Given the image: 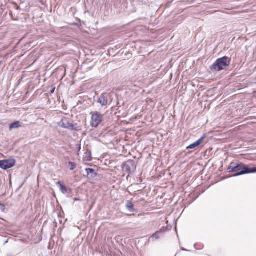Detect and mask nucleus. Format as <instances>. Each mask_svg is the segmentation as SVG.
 Listing matches in <instances>:
<instances>
[{"label":"nucleus","instance_id":"obj_12","mask_svg":"<svg viewBox=\"0 0 256 256\" xmlns=\"http://www.w3.org/2000/svg\"><path fill=\"white\" fill-rule=\"evenodd\" d=\"M20 127H22L20 122L19 121H16V122L10 124L9 128L11 130H12L14 128H18Z\"/></svg>","mask_w":256,"mask_h":256},{"label":"nucleus","instance_id":"obj_15","mask_svg":"<svg viewBox=\"0 0 256 256\" xmlns=\"http://www.w3.org/2000/svg\"><path fill=\"white\" fill-rule=\"evenodd\" d=\"M0 208L2 210H4V206L2 204H0Z\"/></svg>","mask_w":256,"mask_h":256},{"label":"nucleus","instance_id":"obj_2","mask_svg":"<svg viewBox=\"0 0 256 256\" xmlns=\"http://www.w3.org/2000/svg\"><path fill=\"white\" fill-rule=\"evenodd\" d=\"M230 60L226 56L219 58L210 66V69L212 72H220L230 65Z\"/></svg>","mask_w":256,"mask_h":256},{"label":"nucleus","instance_id":"obj_9","mask_svg":"<svg viewBox=\"0 0 256 256\" xmlns=\"http://www.w3.org/2000/svg\"><path fill=\"white\" fill-rule=\"evenodd\" d=\"M86 171L87 173V176L89 178H94L97 176V173L95 170L90 168H86Z\"/></svg>","mask_w":256,"mask_h":256},{"label":"nucleus","instance_id":"obj_8","mask_svg":"<svg viewBox=\"0 0 256 256\" xmlns=\"http://www.w3.org/2000/svg\"><path fill=\"white\" fill-rule=\"evenodd\" d=\"M204 138H205L204 136L201 137L197 141H196L194 143H193V144H190L189 146H188L186 148V149H192V148H194L202 144V142L203 141V140H204Z\"/></svg>","mask_w":256,"mask_h":256},{"label":"nucleus","instance_id":"obj_10","mask_svg":"<svg viewBox=\"0 0 256 256\" xmlns=\"http://www.w3.org/2000/svg\"><path fill=\"white\" fill-rule=\"evenodd\" d=\"M164 228H162V229H161L159 231H158L156 232H155L154 234H153L150 237V239L152 240V241H154L156 240H158L160 238V232H163L164 230Z\"/></svg>","mask_w":256,"mask_h":256},{"label":"nucleus","instance_id":"obj_4","mask_svg":"<svg viewBox=\"0 0 256 256\" xmlns=\"http://www.w3.org/2000/svg\"><path fill=\"white\" fill-rule=\"evenodd\" d=\"M91 114V126L92 128H96L103 119V116L98 112H92Z\"/></svg>","mask_w":256,"mask_h":256},{"label":"nucleus","instance_id":"obj_11","mask_svg":"<svg viewBox=\"0 0 256 256\" xmlns=\"http://www.w3.org/2000/svg\"><path fill=\"white\" fill-rule=\"evenodd\" d=\"M56 184L60 186V190L62 194H65L68 192V188L61 182L59 181Z\"/></svg>","mask_w":256,"mask_h":256},{"label":"nucleus","instance_id":"obj_16","mask_svg":"<svg viewBox=\"0 0 256 256\" xmlns=\"http://www.w3.org/2000/svg\"><path fill=\"white\" fill-rule=\"evenodd\" d=\"M55 89H56L55 87L53 88L50 90V93H51V94H53V93L54 92V91H55Z\"/></svg>","mask_w":256,"mask_h":256},{"label":"nucleus","instance_id":"obj_17","mask_svg":"<svg viewBox=\"0 0 256 256\" xmlns=\"http://www.w3.org/2000/svg\"><path fill=\"white\" fill-rule=\"evenodd\" d=\"M182 250L187 251V250H186V249H184V248H182Z\"/></svg>","mask_w":256,"mask_h":256},{"label":"nucleus","instance_id":"obj_3","mask_svg":"<svg viewBox=\"0 0 256 256\" xmlns=\"http://www.w3.org/2000/svg\"><path fill=\"white\" fill-rule=\"evenodd\" d=\"M58 124L60 127L70 130L78 131L80 130V126L77 124H74L70 123V120L66 118H62Z\"/></svg>","mask_w":256,"mask_h":256},{"label":"nucleus","instance_id":"obj_5","mask_svg":"<svg viewBox=\"0 0 256 256\" xmlns=\"http://www.w3.org/2000/svg\"><path fill=\"white\" fill-rule=\"evenodd\" d=\"M136 166L135 162L132 160H127L122 164V168L130 174L132 172L136 170Z\"/></svg>","mask_w":256,"mask_h":256},{"label":"nucleus","instance_id":"obj_7","mask_svg":"<svg viewBox=\"0 0 256 256\" xmlns=\"http://www.w3.org/2000/svg\"><path fill=\"white\" fill-rule=\"evenodd\" d=\"M109 97L110 96L108 94H103L100 96L98 102L102 106L106 107Z\"/></svg>","mask_w":256,"mask_h":256},{"label":"nucleus","instance_id":"obj_13","mask_svg":"<svg viewBox=\"0 0 256 256\" xmlns=\"http://www.w3.org/2000/svg\"><path fill=\"white\" fill-rule=\"evenodd\" d=\"M126 208L130 212H134L136 211V210L134 208V204L131 202H128L126 203Z\"/></svg>","mask_w":256,"mask_h":256},{"label":"nucleus","instance_id":"obj_14","mask_svg":"<svg viewBox=\"0 0 256 256\" xmlns=\"http://www.w3.org/2000/svg\"><path fill=\"white\" fill-rule=\"evenodd\" d=\"M68 164L70 170H74L76 166V164L75 163L71 162H68Z\"/></svg>","mask_w":256,"mask_h":256},{"label":"nucleus","instance_id":"obj_1","mask_svg":"<svg viewBox=\"0 0 256 256\" xmlns=\"http://www.w3.org/2000/svg\"><path fill=\"white\" fill-rule=\"evenodd\" d=\"M228 172H235L230 177H235L241 175L256 173V168H248L242 162H231L227 168Z\"/></svg>","mask_w":256,"mask_h":256},{"label":"nucleus","instance_id":"obj_6","mask_svg":"<svg viewBox=\"0 0 256 256\" xmlns=\"http://www.w3.org/2000/svg\"><path fill=\"white\" fill-rule=\"evenodd\" d=\"M15 162L16 160L13 158L0 160V168L6 170L13 167L15 164Z\"/></svg>","mask_w":256,"mask_h":256}]
</instances>
